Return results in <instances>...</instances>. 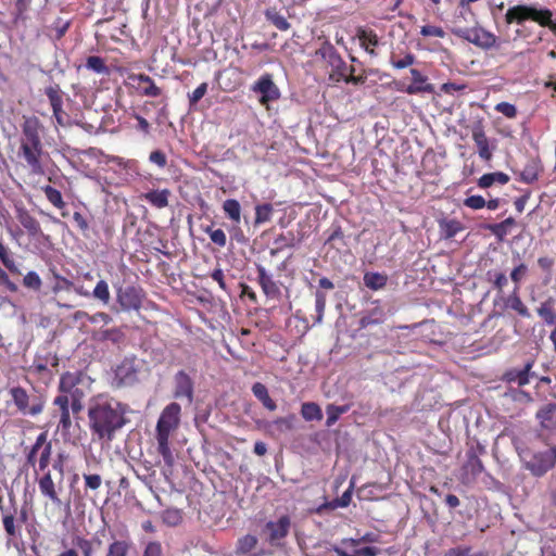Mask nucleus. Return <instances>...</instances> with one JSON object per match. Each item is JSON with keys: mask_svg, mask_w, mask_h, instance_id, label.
I'll return each instance as SVG.
<instances>
[{"mask_svg": "<svg viewBox=\"0 0 556 556\" xmlns=\"http://www.w3.org/2000/svg\"><path fill=\"white\" fill-rule=\"evenodd\" d=\"M127 405L109 397L98 396L88 407V427L94 441L110 443L127 422Z\"/></svg>", "mask_w": 556, "mask_h": 556, "instance_id": "obj_1", "label": "nucleus"}, {"mask_svg": "<svg viewBox=\"0 0 556 556\" xmlns=\"http://www.w3.org/2000/svg\"><path fill=\"white\" fill-rule=\"evenodd\" d=\"M549 16H553V13L547 8H540L535 4H517L506 11L505 22L523 25L527 21H532L541 26L549 23Z\"/></svg>", "mask_w": 556, "mask_h": 556, "instance_id": "obj_2", "label": "nucleus"}, {"mask_svg": "<svg viewBox=\"0 0 556 556\" xmlns=\"http://www.w3.org/2000/svg\"><path fill=\"white\" fill-rule=\"evenodd\" d=\"M9 393L16 410L23 416L35 417L45 409L43 397L29 394L23 387H13L9 390Z\"/></svg>", "mask_w": 556, "mask_h": 556, "instance_id": "obj_3", "label": "nucleus"}, {"mask_svg": "<svg viewBox=\"0 0 556 556\" xmlns=\"http://www.w3.org/2000/svg\"><path fill=\"white\" fill-rule=\"evenodd\" d=\"M144 296L146 293L139 286L129 285L116 289V301L124 312L139 311Z\"/></svg>", "mask_w": 556, "mask_h": 556, "instance_id": "obj_4", "label": "nucleus"}, {"mask_svg": "<svg viewBox=\"0 0 556 556\" xmlns=\"http://www.w3.org/2000/svg\"><path fill=\"white\" fill-rule=\"evenodd\" d=\"M291 529V518L288 515L280 516L277 520H269L264 526L266 541L276 547L283 545V540L288 536Z\"/></svg>", "mask_w": 556, "mask_h": 556, "instance_id": "obj_5", "label": "nucleus"}, {"mask_svg": "<svg viewBox=\"0 0 556 556\" xmlns=\"http://www.w3.org/2000/svg\"><path fill=\"white\" fill-rule=\"evenodd\" d=\"M84 380V374L81 371H66L61 375L59 381V395L68 396V402L72 400H84L86 392L80 388Z\"/></svg>", "mask_w": 556, "mask_h": 556, "instance_id": "obj_6", "label": "nucleus"}, {"mask_svg": "<svg viewBox=\"0 0 556 556\" xmlns=\"http://www.w3.org/2000/svg\"><path fill=\"white\" fill-rule=\"evenodd\" d=\"M181 407L178 403L172 402L166 405L156 422V434L170 435L180 424Z\"/></svg>", "mask_w": 556, "mask_h": 556, "instance_id": "obj_7", "label": "nucleus"}, {"mask_svg": "<svg viewBox=\"0 0 556 556\" xmlns=\"http://www.w3.org/2000/svg\"><path fill=\"white\" fill-rule=\"evenodd\" d=\"M17 155L22 157L33 175H43L45 167L42 156L45 155L43 144L20 143Z\"/></svg>", "mask_w": 556, "mask_h": 556, "instance_id": "obj_8", "label": "nucleus"}, {"mask_svg": "<svg viewBox=\"0 0 556 556\" xmlns=\"http://www.w3.org/2000/svg\"><path fill=\"white\" fill-rule=\"evenodd\" d=\"M138 366L135 357H125L114 369L113 386L122 388L138 381Z\"/></svg>", "mask_w": 556, "mask_h": 556, "instance_id": "obj_9", "label": "nucleus"}, {"mask_svg": "<svg viewBox=\"0 0 556 556\" xmlns=\"http://www.w3.org/2000/svg\"><path fill=\"white\" fill-rule=\"evenodd\" d=\"M453 34L482 49H490L495 46L496 37L492 33L480 28H456Z\"/></svg>", "mask_w": 556, "mask_h": 556, "instance_id": "obj_10", "label": "nucleus"}, {"mask_svg": "<svg viewBox=\"0 0 556 556\" xmlns=\"http://www.w3.org/2000/svg\"><path fill=\"white\" fill-rule=\"evenodd\" d=\"M252 90L261 94L260 103L262 105H268L269 102H274L280 99V90L273 80V76L269 73L263 74L252 86Z\"/></svg>", "mask_w": 556, "mask_h": 556, "instance_id": "obj_11", "label": "nucleus"}, {"mask_svg": "<svg viewBox=\"0 0 556 556\" xmlns=\"http://www.w3.org/2000/svg\"><path fill=\"white\" fill-rule=\"evenodd\" d=\"M22 136L20 143L23 144H42L43 125L37 116H24L21 125Z\"/></svg>", "mask_w": 556, "mask_h": 556, "instance_id": "obj_12", "label": "nucleus"}, {"mask_svg": "<svg viewBox=\"0 0 556 556\" xmlns=\"http://www.w3.org/2000/svg\"><path fill=\"white\" fill-rule=\"evenodd\" d=\"M257 282L268 300L280 301L282 298L281 282L276 281L266 268L256 265Z\"/></svg>", "mask_w": 556, "mask_h": 556, "instance_id": "obj_13", "label": "nucleus"}, {"mask_svg": "<svg viewBox=\"0 0 556 556\" xmlns=\"http://www.w3.org/2000/svg\"><path fill=\"white\" fill-rule=\"evenodd\" d=\"M173 395L177 400L185 399L188 404H192L193 402L194 382L185 370H179L174 376Z\"/></svg>", "mask_w": 556, "mask_h": 556, "instance_id": "obj_14", "label": "nucleus"}, {"mask_svg": "<svg viewBox=\"0 0 556 556\" xmlns=\"http://www.w3.org/2000/svg\"><path fill=\"white\" fill-rule=\"evenodd\" d=\"M45 94L47 96L53 116L60 126L65 125V117L67 116L63 110V92L59 84H53L45 88Z\"/></svg>", "mask_w": 556, "mask_h": 556, "instance_id": "obj_15", "label": "nucleus"}, {"mask_svg": "<svg viewBox=\"0 0 556 556\" xmlns=\"http://www.w3.org/2000/svg\"><path fill=\"white\" fill-rule=\"evenodd\" d=\"M15 216L29 237L43 236L39 222L23 205H15Z\"/></svg>", "mask_w": 556, "mask_h": 556, "instance_id": "obj_16", "label": "nucleus"}, {"mask_svg": "<svg viewBox=\"0 0 556 556\" xmlns=\"http://www.w3.org/2000/svg\"><path fill=\"white\" fill-rule=\"evenodd\" d=\"M554 467L551 456L546 451L536 453L526 463V468L535 477L544 476Z\"/></svg>", "mask_w": 556, "mask_h": 556, "instance_id": "obj_17", "label": "nucleus"}, {"mask_svg": "<svg viewBox=\"0 0 556 556\" xmlns=\"http://www.w3.org/2000/svg\"><path fill=\"white\" fill-rule=\"evenodd\" d=\"M13 504L12 509L7 510L2 515V523L5 534L9 539H16L21 535V528L23 525L17 522V507L13 497L10 498Z\"/></svg>", "mask_w": 556, "mask_h": 556, "instance_id": "obj_18", "label": "nucleus"}, {"mask_svg": "<svg viewBox=\"0 0 556 556\" xmlns=\"http://www.w3.org/2000/svg\"><path fill=\"white\" fill-rule=\"evenodd\" d=\"M472 139L478 148L479 156L484 161H490L492 159V151L489 147V140L485 136L483 125L478 122L472 126L471 129Z\"/></svg>", "mask_w": 556, "mask_h": 556, "instance_id": "obj_19", "label": "nucleus"}, {"mask_svg": "<svg viewBox=\"0 0 556 556\" xmlns=\"http://www.w3.org/2000/svg\"><path fill=\"white\" fill-rule=\"evenodd\" d=\"M53 405L58 407L59 410V427L61 428L62 431H70L72 428V418L68 396L56 395L53 400Z\"/></svg>", "mask_w": 556, "mask_h": 556, "instance_id": "obj_20", "label": "nucleus"}, {"mask_svg": "<svg viewBox=\"0 0 556 556\" xmlns=\"http://www.w3.org/2000/svg\"><path fill=\"white\" fill-rule=\"evenodd\" d=\"M170 197L169 189H152L142 193L140 199L147 201L151 206L162 210L168 206Z\"/></svg>", "mask_w": 556, "mask_h": 556, "instance_id": "obj_21", "label": "nucleus"}, {"mask_svg": "<svg viewBox=\"0 0 556 556\" xmlns=\"http://www.w3.org/2000/svg\"><path fill=\"white\" fill-rule=\"evenodd\" d=\"M413 84L407 86L405 91L408 94H417L421 92L431 93L434 91V87L432 84L427 83V77L424 76L418 70L412 68L410 70Z\"/></svg>", "mask_w": 556, "mask_h": 556, "instance_id": "obj_22", "label": "nucleus"}, {"mask_svg": "<svg viewBox=\"0 0 556 556\" xmlns=\"http://www.w3.org/2000/svg\"><path fill=\"white\" fill-rule=\"evenodd\" d=\"M541 427L545 430L556 429V404L548 403L542 406L535 414Z\"/></svg>", "mask_w": 556, "mask_h": 556, "instance_id": "obj_23", "label": "nucleus"}, {"mask_svg": "<svg viewBox=\"0 0 556 556\" xmlns=\"http://www.w3.org/2000/svg\"><path fill=\"white\" fill-rule=\"evenodd\" d=\"M38 485L41 494L45 497H48L51 502H53L56 505L61 504V500L58 495L55 483L52 479L50 470L45 472L43 476L38 480Z\"/></svg>", "mask_w": 556, "mask_h": 556, "instance_id": "obj_24", "label": "nucleus"}, {"mask_svg": "<svg viewBox=\"0 0 556 556\" xmlns=\"http://www.w3.org/2000/svg\"><path fill=\"white\" fill-rule=\"evenodd\" d=\"M132 542L130 538L113 539L106 546L104 556H130Z\"/></svg>", "mask_w": 556, "mask_h": 556, "instance_id": "obj_25", "label": "nucleus"}, {"mask_svg": "<svg viewBox=\"0 0 556 556\" xmlns=\"http://www.w3.org/2000/svg\"><path fill=\"white\" fill-rule=\"evenodd\" d=\"M518 291L519 286H515L514 291L505 299V306L517 312L523 318H530L531 314L521 301Z\"/></svg>", "mask_w": 556, "mask_h": 556, "instance_id": "obj_26", "label": "nucleus"}, {"mask_svg": "<svg viewBox=\"0 0 556 556\" xmlns=\"http://www.w3.org/2000/svg\"><path fill=\"white\" fill-rule=\"evenodd\" d=\"M129 78L146 85L140 91L142 96L156 98L162 94V89L155 85L154 80L149 75L141 73L131 75Z\"/></svg>", "mask_w": 556, "mask_h": 556, "instance_id": "obj_27", "label": "nucleus"}, {"mask_svg": "<svg viewBox=\"0 0 556 556\" xmlns=\"http://www.w3.org/2000/svg\"><path fill=\"white\" fill-rule=\"evenodd\" d=\"M252 393L253 395L262 403V405L270 410L274 412L277 409L276 402L270 397L268 393L267 387L262 382H255L252 386Z\"/></svg>", "mask_w": 556, "mask_h": 556, "instance_id": "obj_28", "label": "nucleus"}, {"mask_svg": "<svg viewBox=\"0 0 556 556\" xmlns=\"http://www.w3.org/2000/svg\"><path fill=\"white\" fill-rule=\"evenodd\" d=\"M296 245V239L293 232L288 231L286 233H280L274 240V248L270 249L269 253L271 256L277 255L285 249L294 248Z\"/></svg>", "mask_w": 556, "mask_h": 556, "instance_id": "obj_29", "label": "nucleus"}, {"mask_svg": "<svg viewBox=\"0 0 556 556\" xmlns=\"http://www.w3.org/2000/svg\"><path fill=\"white\" fill-rule=\"evenodd\" d=\"M554 300L548 298L536 308L538 315L543 319L545 325L556 327V311L553 307Z\"/></svg>", "mask_w": 556, "mask_h": 556, "instance_id": "obj_30", "label": "nucleus"}, {"mask_svg": "<svg viewBox=\"0 0 556 556\" xmlns=\"http://www.w3.org/2000/svg\"><path fill=\"white\" fill-rule=\"evenodd\" d=\"M464 468L473 478L480 476L484 471V466L473 448H470L467 452V460Z\"/></svg>", "mask_w": 556, "mask_h": 556, "instance_id": "obj_31", "label": "nucleus"}, {"mask_svg": "<svg viewBox=\"0 0 556 556\" xmlns=\"http://www.w3.org/2000/svg\"><path fill=\"white\" fill-rule=\"evenodd\" d=\"M509 176L503 172H494L482 175L478 179V186L480 188L486 189L490 188L495 182L500 185H506L509 181Z\"/></svg>", "mask_w": 556, "mask_h": 556, "instance_id": "obj_32", "label": "nucleus"}, {"mask_svg": "<svg viewBox=\"0 0 556 556\" xmlns=\"http://www.w3.org/2000/svg\"><path fill=\"white\" fill-rule=\"evenodd\" d=\"M358 40V43L362 48H364L370 54H374V49L370 47H375L378 43L377 36L372 31H367L365 29L359 28L357 30L356 37L353 38V41Z\"/></svg>", "mask_w": 556, "mask_h": 556, "instance_id": "obj_33", "label": "nucleus"}, {"mask_svg": "<svg viewBox=\"0 0 556 556\" xmlns=\"http://www.w3.org/2000/svg\"><path fill=\"white\" fill-rule=\"evenodd\" d=\"M169 437L170 435L155 433V438L157 441V452L162 455L164 463L167 466H173L174 456L169 447Z\"/></svg>", "mask_w": 556, "mask_h": 556, "instance_id": "obj_34", "label": "nucleus"}, {"mask_svg": "<svg viewBox=\"0 0 556 556\" xmlns=\"http://www.w3.org/2000/svg\"><path fill=\"white\" fill-rule=\"evenodd\" d=\"M301 416L306 421H320L324 417L320 406L315 402H305L301 406Z\"/></svg>", "mask_w": 556, "mask_h": 556, "instance_id": "obj_35", "label": "nucleus"}, {"mask_svg": "<svg viewBox=\"0 0 556 556\" xmlns=\"http://www.w3.org/2000/svg\"><path fill=\"white\" fill-rule=\"evenodd\" d=\"M265 17L277 29L286 31L290 28V23L287 18L280 14L276 8H270L265 11Z\"/></svg>", "mask_w": 556, "mask_h": 556, "instance_id": "obj_36", "label": "nucleus"}, {"mask_svg": "<svg viewBox=\"0 0 556 556\" xmlns=\"http://www.w3.org/2000/svg\"><path fill=\"white\" fill-rule=\"evenodd\" d=\"M514 217H507L505 220L497 224H489L485 226L498 241H503L508 233V227L515 225Z\"/></svg>", "mask_w": 556, "mask_h": 556, "instance_id": "obj_37", "label": "nucleus"}, {"mask_svg": "<svg viewBox=\"0 0 556 556\" xmlns=\"http://www.w3.org/2000/svg\"><path fill=\"white\" fill-rule=\"evenodd\" d=\"M223 211L226 216L235 224H239L241 220V205L236 199H227L223 203Z\"/></svg>", "mask_w": 556, "mask_h": 556, "instance_id": "obj_38", "label": "nucleus"}, {"mask_svg": "<svg viewBox=\"0 0 556 556\" xmlns=\"http://www.w3.org/2000/svg\"><path fill=\"white\" fill-rule=\"evenodd\" d=\"M258 543V540L253 534H245L238 539L236 544L237 555H247L252 552Z\"/></svg>", "mask_w": 556, "mask_h": 556, "instance_id": "obj_39", "label": "nucleus"}, {"mask_svg": "<svg viewBox=\"0 0 556 556\" xmlns=\"http://www.w3.org/2000/svg\"><path fill=\"white\" fill-rule=\"evenodd\" d=\"M388 277L380 273L368 271L364 275V285L371 290H380L386 287Z\"/></svg>", "mask_w": 556, "mask_h": 556, "instance_id": "obj_40", "label": "nucleus"}, {"mask_svg": "<svg viewBox=\"0 0 556 556\" xmlns=\"http://www.w3.org/2000/svg\"><path fill=\"white\" fill-rule=\"evenodd\" d=\"M519 388H509L505 393L504 396L506 399H509L513 402L519 403V404H530L533 402L532 395Z\"/></svg>", "mask_w": 556, "mask_h": 556, "instance_id": "obj_41", "label": "nucleus"}, {"mask_svg": "<svg viewBox=\"0 0 556 556\" xmlns=\"http://www.w3.org/2000/svg\"><path fill=\"white\" fill-rule=\"evenodd\" d=\"M92 296L96 300L100 301L103 305H108L110 303L111 293H110L109 285L104 279H100L97 282V285L92 291Z\"/></svg>", "mask_w": 556, "mask_h": 556, "instance_id": "obj_42", "label": "nucleus"}, {"mask_svg": "<svg viewBox=\"0 0 556 556\" xmlns=\"http://www.w3.org/2000/svg\"><path fill=\"white\" fill-rule=\"evenodd\" d=\"M350 546L352 549L350 551V556H376L379 549L374 546H359V542L354 539L350 538Z\"/></svg>", "mask_w": 556, "mask_h": 556, "instance_id": "obj_43", "label": "nucleus"}, {"mask_svg": "<svg viewBox=\"0 0 556 556\" xmlns=\"http://www.w3.org/2000/svg\"><path fill=\"white\" fill-rule=\"evenodd\" d=\"M503 380L508 383H516L517 388L523 387L530 382L527 376L518 368L507 370L503 376Z\"/></svg>", "mask_w": 556, "mask_h": 556, "instance_id": "obj_44", "label": "nucleus"}, {"mask_svg": "<svg viewBox=\"0 0 556 556\" xmlns=\"http://www.w3.org/2000/svg\"><path fill=\"white\" fill-rule=\"evenodd\" d=\"M42 191L47 198V200L56 208H63L65 206V202L63 200L62 193L53 188L52 186L42 187Z\"/></svg>", "mask_w": 556, "mask_h": 556, "instance_id": "obj_45", "label": "nucleus"}, {"mask_svg": "<svg viewBox=\"0 0 556 556\" xmlns=\"http://www.w3.org/2000/svg\"><path fill=\"white\" fill-rule=\"evenodd\" d=\"M86 68L92 71L97 74H108L109 67L105 64V61L98 55L88 56L85 64Z\"/></svg>", "mask_w": 556, "mask_h": 556, "instance_id": "obj_46", "label": "nucleus"}, {"mask_svg": "<svg viewBox=\"0 0 556 556\" xmlns=\"http://www.w3.org/2000/svg\"><path fill=\"white\" fill-rule=\"evenodd\" d=\"M30 0H14V24H18L20 22L24 23L27 20V11L29 9Z\"/></svg>", "mask_w": 556, "mask_h": 556, "instance_id": "obj_47", "label": "nucleus"}, {"mask_svg": "<svg viewBox=\"0 0 556 556\" xmlns=\"http://www.w3.org/2000/svg\"><path fill=\"white\" fill-rule=\"evenodd\" d=\"M440 227L443 231V236L445 239L454 238L459 231L463 230V226L458 220H442L440 223Z\"/></svg>", "mask_w": 556, "mask_h": 556, "instance_id": "obj_48", "label": "nucleus"}, {"mask_svg": "<svg viewBox=\"0 0 556 556\" xmlns=\"http://www.w3.org/2000/svg\"><path fill=\"white\" fill-rule=\"evenodd\" d=\"M274 207L270 203L256 205L255 207V224H265L270 220Z\"/></svg>", "mask_w": 556, "mask_h": 556, "instance_id": "obj_49", "label": "nucleus"}, {"mask_svg": "<svg viewBox=\"0 0 556 556\" xmlns=\"http://www.w3.org/2000/svg\"><path fill=\"white\" fill-rule=\"evenodd\" d=\"M539 165L535 162L527 164L520 174V179L526 184H532L538 180Z\"/></svg>", "mask_w": 556, "mask_h": 556, "instance_id": "obj_50", "label": "nucleus"}, {"mask_svg": "<svg viewBox=\"0 0 556 556\" xmlns=\"http://www.w3.org/2000/svg\"><path fill=\"white\" fill-rule=\"evenodd\" d=\"M204 231L210 236L211 241L215 243L218 248L226 247L227 237L223 229H214L213 227L208 226L205 228Z\"/></svg>", "mask_w": 556, "mask_h": 556, "instance_id": "obj_51", "label": "nucleus"}, {"mask_svg": "<svg viewBox=\"0 0 556 556\" xmlns=\"http://www.w3.org/2000/svg\"><path fill=\"white\" fill-rule=\"evenodd\" d=\"M346 409H348L346 406H337L333 404L328 405L326 408V412H327L326 426L331 427L332 425H334L337 422V420L339 419V417L343 413L346 412Z\"/></svg>", "mask_w": 556, "mask_h": 556, "instance_id": "obj_52", "label": "nucleus"}, {"mask_svg": "<svg viewBox=\"0 0 556 556\" xmlns=\"http://www.w3.org/2000/svg\"><path fill=\"white\" fill-rule=\"evenodd\" d=\"M326 244L330 248H333L338 251H340L344 245V232L341 230V228L334 229L328 237Z\"/></svg>", "mask_w": 556, "mask_h": 556, "instance_id": "obj_53", "label": "nucleus"}, {"mask_svg": "<svg viewBox=\"0 0 556 556\" xmlns=\"http://www.w3.org/2000/svg\"><path fill=\"white\" fill-rule=\"evenodd\" d=\"M23 286L33 291H39L42 286V280L36 271H28L23 278Z\"/></svg>", "mask_w": 556, "mask_h": 556, "instance_id": "obj_54", "label": "nucleus"}, {"mask_svg": "<svg viewBox=\"0 0 556 556\" xmlns=\"http://www.w3.org/2000/svg\"><path fill=\"white\" fill-rule=\"evenodd\" d=\"M100 340L119 343L124 339V333L118 328L104 329L99 332Z\"/></svg>", "mask_w": 556, "mask_h": 556, "instance_id": "obj_55", "label": "nucleus"}, {"mask_svg": "<svg viewBox=\"0 0 556 556\" xmlns=\"http://www.w3.org/2000/svg\"><path fill=\"white\" fill-rule=\"evenodd\" d=\"M55 282L52 286V292L58 294L61 291H71L74 288V282L59 274H54Z\"/></svg>", "mask_w": 556, "mask_h": 556, "instance_id": "obj_56", "label": "nucleus"}, {"mask_svg": "<svg viewBox=\"0 0 556 556\" xmlns=\"http://www.w3.org/2000/svg\"><path fill=\"white\" fill-rule=\"evenodd\" d=\"M74 543L81 551L83 556H93V540L78 535L74 539Z\"/></svg>", "mask_w": 556, "mask_h": 556, "instance_id": "obj_57", "label": "nucleus"}, {"mask_svg": "<svg viewBox=\"0 0 556 556\" xmlns=\"http://www.w3.org/2000/svg\"><path fill=\"white\" fill-rule=\"evenodd\" d=\"M337 61H338L337 70L332 71L329 74V78H330V80L336 81V83H339V81L348 83V74H346L345 65L340 58H338Z\"/></svg>", "mask_w": 556, "mask_h": 556, "instance_id": "obj_58", "label": "nucleus"}, {"mask_svg": "<svg viewBox=\"0 0 556 556\" xmlns=\"http://www.w3.org/2000/svg\"><path fill=\"white\" fill-rule=\"evenodd\" d=\"M207 88V83H202L191 93L188 94L190 106L195 105L205 96Z\"/></svg>", "mask_w": 556, "mask_h": 556, "instance_id": "obj_59", "label": "nucleus"}, {"mask_svg": "<svg viewBox=\"0 0 556 556\" xmlns=\"http://www.w3.org/2000/svg\"><path fill=\"white\" fill-rule=\"evenodd\" d=\"M0 262L12 273H17L14 261L9 255V249L0 241Z\"/></svg>", "mask_w": 556, "mask_h": 556, "instance_id": "obj_60", "label": "nucleus"}, {"mask_svg": "<svg viewBox=\"0 0 556 556\" xmlns=\"http://www.w3.org/2000/svg\"><path fill=\"white\" fill-rule=\"evenodd\" d=\"M485 204L486 201L482 195H470L464 200V205L472 210H481Z\"/></svg>", "mask_w": 556, "mask_h": 556, "instance_id": "obj_61", "label": "nucleus"}, {"mask_svg": "<svg viewBox=\"0 0 556 556\" xmlns=\"http://www.w3.org/2000/svg\"><path fill=\"white\" fill-rule=\"evenodd\" d=\"M141 556H163V548L161 543L157 541L149 542L144 546Z\"/></svg>", "mask_w": 556, "mask_h": 556, "instance_id": "obj_62", "label": "nucleus"}, {"mask_svg": "<svg viewBox=\"0 0 556 556\" xmlns=\"http://www.w3.org/2000/svg\"><path fill=\"white\" fill-rule=\"evenodd\" d=\"M163 521L169 526H177L181 521V514L178 509H166L163 513Z\"/></svg>", "mask_w": 556, "mask_h": 556, "instance_id": "obj_63", "label": "nucleus"}, {"mask_svg": "<svg viewBox=\"0 0 556 556\" xmlns=\"http://www.w3.org/2000/svg\"><path fill=\"white\" fill-rule=\"evenodd\" d=\"M52 453V444H46V446L40 452V457L38 460L39 470L45 471L50 463V457Z\"/></svg>", "mask_w": 556, "mask_h": 556, "instance_id": "obj_64", "label": "nucleus"}]
</instances>
